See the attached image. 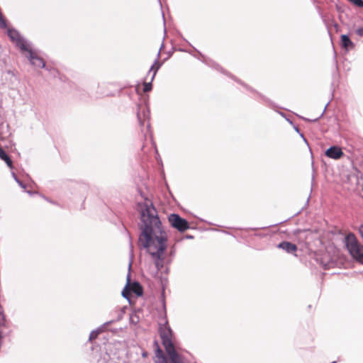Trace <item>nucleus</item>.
I'll use <instances>...</instances> for the list:
<instances>
[{"label": "nucleus", "mask_w": 363, "mask_h": 363, "mask_svg": "<svg viewBox=\"0 0 363 363\" xmlns=\"http://www.w3.org/2000/svg\"><path fill=\"white\" fill-rule=\"evenodd\" d=\"M137 211L140 214L141 230L138 244L147 249L154 260L157 269L160 271L164 267V254L167 247V234L150 199L146 198L142 201H138Z\"/></svg>", "instance_id": "f257e3e1"}, {"label": "nucleus", "mask_w": 363, "mask_h": 363, "mask_svg": "<svg viewBox=\"0 0 363 363\" xmlns=\"http://www.w3.org/2000/svg\"><path fill=\"white\" fill-rule=\"evenodd\" d=\"M160 335L162 339V345L164 347L165 351L168 354L172 363H181L180 357L176 352L172 340V330L168 325L167 320H165L163 325H160Z\"/></svg>", "instance_id": "f03ea898"}, {"label": "nucleus", "mask_w": 363, "mask_h": 363, "mask_svg": "<svg viewBox=\"0 0 363 363\" xmlns=\"http://www.w3.org/2000/svg\"><path fill=\"white\" fill-rule=\"evenodd\" d=\"M345 243L350 256L363 264V245L357 240L355 235L352 233L347 234L345 238Z\"/></svg>", "instance_id": "7ed1b4c3"}, {"label": "nucleus", "mask_w": 363, "mask_h": 363, "mask_svg": "<svg viewBox=\"0 0 363 363\" xmlns=\"http://www.w3.org/2000/svg\"><path fill=\"white\" fill-rule=\"evenodd\" d=\"M169 222L171 225L180 232H184L189 228V223L178 214L172 213L169 216Z\"/></svg>", "instance_id": "20e7f679"}, {"label": "nucleus", "mask_w": 363, "mask_h": 363, "mask_svg": "<svg viewBox=\"0 0 363 363\" xmlns=\"http://www.w3.org/2000/svg\"><path fill=\"white\" fill-rule=\"evenodd\" d=\"M8 35L11 38V40L16 43V46H18L22 51L28 50V45L25 42V40L21 37L19 33L13 29H8Z\"/></svg>", "instance_id": "39448f33"}, {"label": "nucleus", "mask_w": 363, "mask_h": 363, "mask_svg": "<svg viewBox=\"0 0 363 363\" xmlns=\"http://www.w3.org/2000/svg\"><path fill=\"white\" fill-rule=\"evenodd\" d=\"M159 57H160V52L157 53V57L155 60L153 65L151 66V67L149 70V73L151 72H153V74L151 77L150 82H144V84H143V91L144 92H148L152 89V82L153 81L158 69H160V67H161V65H162L159 62Z\"/></svg>", "instance_id": "423d86ee"}, {"label": "nucleus", "mask_w": 363, "mask_h": 363, "mask_svg": "<svg viewBox=\"0 0 363 363\" xmlns=\"http://www.w3.org/2000/svg\"><path fill=\"white\" fill-rule=\"evenodd\" d=\"M28 52V59L32 65L38 67H45V63L43 58L38 57L30 48H28V50H26Z\"/></svg>", "instance_id": "0eeeda50"}, {"label": "nucleus", "mask_w": 363, "mask_h": 363, "mask_svg": "<svg viewBox=\"0 0 363 363\" xmlns=\"http://www.w3.org/2000/svg\"><path fill=\"white\" fill-rule=\"evenodd\" d=\"M343 155L342 149L338 146H332L325 151V155L333 160H338Z\"/></svg>", "instance_id": "6e6552de"}, {"label": "nucleus", "mask_w": 363, "mask_h": 363, "mask_svg": "<svg viewBox=\"0 0 363 363\" xmlns=\"http://www.w3.org/2000/svg\"><path fill=\"white\" fill-rule=\"evenodd\" d=\"M155 345L157 347L155 363H168L166 357L164 355L162 350L160 348L157 341H155Z\"/></svg>", "instance_id": "1a4fd4ad"}, {"label": "nucleus", "mask_w": 363, "mask_h": 363, "mask_svg": "<svg viewBox=\"0 0 363 363\" xmlns=\"http://www.w3.org/2000/svg\"><path fill=\"white\" fill-rule=\"evenodd\" d=\"M278 247L284 250L288 253L293 254L297 250V246L289 242H282L278 245Z\"/></svg>", "instance_id": "9d476101"}, {"label": "nucleus", "mask_w": 363, "mask_h": 363, "mask_svg": "<svg viewBox=\"0 0 363 363\" xmlns=\"http://www.w3.org/2000/svg\"><path fill=\"white\" fill-rule=\"evenodd\" d=\"M341 45L346 50L350 49L354 46L353 43L347 35H341Z\"/></svg>", "instance_id": "9b49d317"}, {"label": "nucleus", "mask_w": 363, "mask_h": 363, "mask_svg": "<svg viewBox=\"0 0 363 363\" xmlns=\"http://www.w3.org/2000/svg\"><path fill=\"white\" fill-rule=\"evenodd\" d=\"M111 323H113V321L106 322L103 325L99 327L97 330L91 331L89 335V340H91L96 339L98 337L99 334L104 331V327L106 325L111 324Z\"/></svg>", "instance_id": "f8f14e48"}, {"label": "nucleus", "mask_w": 363, "mask_h": 363, "mask_svg": "<svg viewBox=\"0 0 363 363\" xmlns=\"http://www.w3.org/2000/svg\"><path fill=\"white\" fill-rule=\"evenodd\" d=\"M0 158L2 160L5 161V162L9 167H12V161L11 158L1 147H0Z\"/></svg>", "instance_id": "ddd939ff"}, {"label": "nucleus", "mask_w": 363, "mask_h": 363, "mask_svg": "<svg viewBox=\"0 0 363 363\" xmlns=\"http://www.w3.org/2000/svg\"><path fill=\"white\" fill-rule=\"evenodd\" d=\"M130 289L138 296L143 294V289L138 282H134Z\"/></svg>", "instance_id": "4468645a"}, {"label": "nucleus", "mask_w": 363, "mask_h": 363, "mask_svg": "<svg viewBox=\"0 0 363 363\" xmlns=\"http://www.w3.org/2000/svg\"><path fill=\"white\" fill-rule=\"evenodd\" d=\"M129 286H130V274H128V277H127V284L125 285V289L123 290L122 291V296L128 299V300H130V289H129Z\"/></svg>", "instance_id": "2eb2a0df"}, {"label": "nucleus", "mask_w": 363, "mask_h": 363, "mask_svg": "<svg viewBox=\"0 0 363 363\" xmlns=\"http://www.w3.org/2000/svg\"><path fill=\"white\" fill-rule=\"evenodd\" d=\"M348 1L357 7H359V8L363 7V0H348Z\"/></svg>", "instance_id": "dca6fc26"}, {"label": "nucleus", "mask_w": 363, "mask_h": 363, "mask_svg": "<svg viewBox=\"0 0 363 363\" xmlns=\"http://www.w3.org/2000/svg\"><path fill=\"white\" fill-rule=\"evenodd\" d=\"M13 177L14 179L16 180V182L19 184V186L21 187H22L23 189H26V185L17 178V177L16 176V174L14 173H13Z\"/></svg>", "instance_id": "f3484780"}, {"label": "nucleus", "mask_w": 363, "mask_h": 363, "mask_svg": "<svg viewBox=\"0 0 363 363\" xmlns=\"http://www.w3.org/2000/svg\"><path fill=\"white\" fill-rule=\"evenodd\" d=\"M137 117H138V119L140 125H144V122L141 119V116H140V112H138Z\"/></svg>", "instance_id": "a211bd4d"}, {"label": "nucleus", "mask_w": 363, "mask_h": 363, "mask_svg": "<svg viewBox=\"0 0 363 363\" xmlns=\"http://www.w3.org/2000/svg\"><path fill=\"white\" fill-rule=\"evenodd\" d=\"M357 33L360 36H363V27L358 28Z\"/></svg>", "instance_id": "6ab92c4d"}, {"label": "nucleus", "mask_w": 363, "mask_h": 363, "mask_svg": "<svg viewBox=\"0 0 363 363\" xmlns=\"http://www.w3.org/2000/svg\"><path fill=\"white\" fill-rule=\"evenodd\" d=\"M359 233L362 237V239L363 240V225H361L359 228Z\"/></svg>", "instance_id": "aec40b11"}, {"label": "nucleus", "mask_w": 363, "mask_h": 363, "mask_svg": "<svg viewBox=\"0 0 363 363\" xmlns=\"http://www.w3.org/2000/svg\"><path fill=\"white\" fill-rule=\"evenodd\" d=\"M143 115H144L145 119L147 118V120H149V111L148 110H147V113H145V111H143Z\"/></svg>", "instance_id": "412c9836"}, {"label": "nucleus", "mask_w": 363, "mask_h": 363, "mask_svg": "<svg viewBox=\"0 0 363 363\" xmlns=\"http://www.w3.org/2000/svg\"><path fill=\"white\" fill-rule=\"evenodd\" d=\"M300 135H301V137L303 138V140H304L305 143H306L307 145H308V142H307L306 139L304 138L303 135L302 133H300Z\"/></svg>", "instance_id": "4be33fe9"}, {"label": "nucleus", "mask_w": 363, "mask_h": 363, "mask_svg": "<svg viewBox=\"0 0 363 363\" xmlns=\"http://www.w3.org/2000/svg\"><path fill=\"white\" fill-rule=\"evenodd\" d=\"M150 127V123H148L147 124V131H149Z\"/></svg>", "instance_id": "5701e85b"}, {"label": "nucleus", "mask_w": 363, "mask_h": 363, "mask_svg": "<svg viewBox=\"0 0 363 363\" xmlns=\"http://www.w3.org/2000/svg\"><path fill=\"white\" fill-rule=\"evenodd\" d=\"M294 129H295V130H296L297 133H300V132H299V128H298V127H296H296H294Z\"/></svg>", "instance_id": "b1692460"}, {"label": "nucleus", "mask_w": 363, "mask_h": 363, "mask_svg": "<svg viewBox=\"0 0 363 363\" xmlns=\"http://www.w3.org/2000/svg\"><path fill=\"white\" fill-rule=\"evenodd\" d=\"M131 264H132V261H130V263H129V264H128L129 270L130 269Z\"/></svg>", "instance_id": "393cba45"}, {"label": "nucleus", "mask_w": 363, "mask_h": 363, "mask_svg": "<svg viewBox=\"0 0 363 363\" xmlns=\"http://www.w3.org/2000/svg\"><path fill=\"white\" fill-rule=\"evenodd\" d=\"M174 252L173 250H171V252H170V255H174Z\"/></svg>", "instance_id": "a878e982"}, {"label": "nucleus", "mask_w": 363, "mask_h": 363, "mask_svg": "<svg viewBox=\"0 0 363 363\" xmlns=\"http://www.w3.org/2000/svg\"><path fill=\"white\" fill-rule=\"evenodd\" d=\"M143 357H146V356H147V353H146V352H143Z\"/></svg>", "instance_id": "bb28decb"}, {"label": "nucleus", "mask_w": 363, "mask_h": 363, "mask_svg": "<svg viewBox=\"0 0 363 363\" xmlns=\"http://www.w3.org/2000/svg\"><path fill=\"white\" fill-rule=\"evenodd\" d=\"M327 267H327V264H324V268H325V269H327Z\"/></svg>", "instance_id": "cd10ccee"}, {"label": "nucleus", "mask_w": 363, "mask_h": 363, "mask_svg": "<svg viewBox=\"0 0 363 363\" xmlns=\"http://www.w3.org/2000/svg\"><path fill=\"white\" fill-rule=\"evenodd\" d=\"M332 363H336V362H335V361H333Z\"/></svg>", "instance_id": "c85d7f7f"}]
</instances>
